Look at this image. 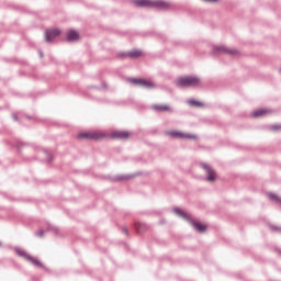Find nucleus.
Instances as JSON below:
<instances>
[{"instance_id": "cd10ccee", "label": "nucleus", "mask_w": 281, "mask_h": 281, "mask_svg": "<svg viewBox=\"0 0 281 281\" xmlns=\"http://www.w3.org/2000/svg\"><path fill=\"white\" fill-rule=\"evenodd\" d=\"M38 56L40 58H43V52H40Z\"/></svg>"}, {"instance_id": "412c9836", "label": "nucleus", "mask_w": 281, "mask_h": 281, "mask_svg": "<svg viewBox=\"0 0 281 281\" xmlns=\"http://www.w3.org/2000/svg\"><path fill=\"white\" fill-rule=\"evenodd\" d=\"M35 235L40 238H43V236L45 235V231H37Z\"/></svg>"}, {"instance_id": "aec40b11", "label": "nucleus", "mask_w": 281, "mask_h": 281, "mask_svg": "<svg viewBox=\"0 0 281 281\" xmlns=\"http://www.w3.org/2000/svg\"><path fill=\"white\" fill-rule=\"evenodd\" d=\"M137 228H138V233H142L144 229H146V224H144V223H138Z\"/></svg>"}, {"instance_id": "7c9ffc66", "label": "nucleus", "mask_w": 281, "mask_h": 281, "mask_svg": "<svg viewBox=\"0 0 281 281\" xmlns=\"http://www.w3.org/2000/svg\"><path fill=\"white\" fill-rule=\"evenodd\" d=\"M279 72L281 74V69L279 70Z\"/></svg>"}, {"instance_id": "4be33fe9", "label": "nucleus", "mask_w": 281, "mask_h": 281, "mask_svg": "<svg viewBox=\"0 0 281 281\" xmlns=\"http://www.w3.org/2000/svg\"><path fill=\"white\" fill-rule=\"evenodd\" d=\"M271 229H272L273 232H278V233H280V234H281V227H278V226H271Z\"/></svg>"}, {"instance_id": "ddd939ff", "label": "nucleus", "mask_w": 281, "mask_h": 281, "mask_svg": "<svg viewBox=\"0 0 281 281\" xmlns=\"http://www.w3.org/2000/svg\"><path fill=\"white\" fill-rule=\"evenodd\" d=\"M266 113H269V110H255V112H251L249 115L251 119H258L266 115Z\"/></svg>"}, {"instance_id": "20e7f679", "label": "nucleus", "mask_w": 281, "mask_h": 281, "mask_svg": "<svg viewBox=\"0 0 281 281\" xmlns=\"http://www.w3.org/2000/svg\"><path fill=\"white\" fill-rule=\"evenodd\" d=\"M13 251H15L19 257L25 259V261L31 262V265L43 269V263H41L37 259L33 258L31 255L25 254V250L21 248H13Z\"/></svg>"}, {"instance_id": "7ed1b4c3", "label": "nucleus", "mask_w": 281, "mask_h": 281, "mask_svg": "<svg viewBox=\"0 0 281 281\" xmlns=\"http://www.w3.org/2000/svg\"><path fill=\"white\" fill-rule=\"evenodd\" d=\"M175 86L177 88L198 87L199 78L196 77L180 78V79H177V81H175Z\"/></svg>"}, {"instance_id": "393cba45", "label": "nucleus", "mask_w": 281, "mask_h": 281, "mask_svg": "<svg viewBox=\"0 0 281 281\" xmlns=\"http://www.w3.org/2000/svg\"><path fill=\"white\" fill-rule=\"evenodd\" d=\"M122 233H124V235L128 236V229L126 227H122Z\"/></svg>"}, {"instance_id": "1a4fd4ad", "label": "nucleus", "mask_w": 281, "mask_h": 281, "mask_svg": "<svg viewBox=\"0 0 281 281\" xmlns=\"http://www.w3.org/2000/svg\"><path fill=\"white\" fill-rule=\"evenodd\" d=\"M201 169L206 171V181L213 182L215 180V173L213 172V169L207 164L201 162L200 164Z\"/></svg>"}, {"instance_id": "b1692460", "label": "nucleus", "mask_w": 281, "mask_h": 281, "mask_svg": "<svg viewBox=\"0 0 281 281\" xmlns=\"http://www.w3.org/2000/svg\"><path fill=\"white\" fill-rule=\"evenodd\" d=\"M45 155L47 156V162L52 161V155L45 150Z\"/></svg>"}, {"instance_id": "f257e3e1", "label": "nucleus", "mask_w": 281, "mask_h": 281, "mask_svg": "<svg viewBox=\"0 0 281 281\" xmlns=\"http://www.w3.org/2000/svg\"><path fill=\"white\" fill-rule=\"evenodd\" d=\"M134 5L138 8H156L161 11L168 10L170 4L164 1H150V0H134Z\"/></svg>"}, {"instance_id": "a211bd4d", "label": "nucleus", "mask_w": 281, "mask_h": 281, "mask_svg": "<svg viewBox=\"0 0 281 281\" xmlns=\"http://www.w3.org/2000/svg\"><path fill=\"white\" fill-rule=\"evenodd\" d=\"M47 232H52L53 234H55V236H57L59 234V228H57L56 226H47Z\"/></svg>"}, {"instance_id": "9d476101", "label": "nucleus", "mask_w": 281, "mask_h": 281, "mask_svg": "<svg viewBox=\"0 0 281 281\" xmlns=\"http://www.w3.org/2000/svg\"><path fill=\"white\" fill-rule=\"evenodd\" d=\"M130 82L134 83V86L136 87H144V88L153 87V83L150 81H146L144 79L132 78L130 79Z\"/></svg>"}, {"instance_id": "423d86ee", "label": "nucleus", "mask_w": 281, "mask_h": 281, "mask_svg": "<svg viewBox=\"0 0 281 281\" xmlns=\"http://www.w3.org/2000/svg\"><path fill=\"white\" fill-rule=\"evenodd\" d=\"M221 54L235 56V55H237V49L226 48L225 46H215V47H213V55H221Z\"/></svg>"}, {"instance_id": "f03ea898", "label": "nucleus", "mask_w": 281, "mask_h": 281, "mask_svg": "<svg viewBox=\"0 0 281 281\" xmlns=\"http://www.w3.org/2000/svg\"><path fill=\"white\" fill-rule=\"evenodd\" d=\"M172 212L175 213V215H177V217H180L187 222H189V224L192 225V227L199 232V233H203V232H206V226L205 225H202L201 223L199 222H194L192 221V218L187 214L184 213L182 210H179V209H172Z\"/></svg>"}, {"instance_id": "9b49d317", "label": "nucleus", "mask_w": 281, "mask_h": 281, "mask_svg": "<svg viewBox=\"0 0 281 281\" xmlns=\"http://www.w3.org/2000/svg\"><path fill=\"white\" fill-rule=\"evenodd\" d=\"M120 57L121 58H132V59L138 58V57H142V50L134 49L132 52L121 53Z\"/></svg>"}, {"instance_id": "6e6552de", "label": "nucleus", "mask_w": 281, "mask_h": 281, "mask_svg": "<svg viewBox=\"0 0 281 281\" xmlns=\"http://www.w3.org/2000/svg\"><path fill=\"white\" fill-rule=\"evenodd\" d=\"M167 135L172 138L196 139V135L184 134L182 132H176V131L168 132Z\"/></svg>"}, {"instance_id": "4468645a", "label": "nucleus", "mask_w": 281, "mask_h": 281, "mask_svg": "<svg viewBox=\"0 0 281 281\" xmlns=\"http://www.w3.org/2000/svg\"><path fill=\"white\" fill-rule=\"evenodd\" d=\"M78 41V33L76 31H69L67 33V42H76Z\"/></svg>"}, {"instance_id": "0eeeda50", "label": "nucleus", "mask_w": 281, "mask_h": 281, "mask_svg": "<svg viewBox=\"0 0 281 281\" xmlns=\"http://www.w3.org/2000/svg\"><path fill=\"white\" fill-rule=\"evenodd\" d=\"M59 34L60 31L57 29L45 30V43H52Z\"/></svg>"}, {"instance_id": "5701e85b", "label": "nucleus", "mask_w": 281, "mask_h": 281, "mask_svg": "<svg viewBox=\"0 0 281 281\" xmlns=\"http://www.w3.org/2000/svg\"><path fill=\"white\" fill-rule=\"evenodd\" d=\"M128 177L127 176H120L117 177V181H124V180H127Z\"/></svg>"}, {"instance_id": "bb28decb", "label": "nucleus", "mask_w": 281, "mask_h": 281, "mask_svg": "<svg viewBox=\"0 0 281 281\" xmlns=\"http://www.w3.org/2000/svg\"><path fill=\"white\" fill-rule=\"evenodd\" d=\"M12 119H13V121H19V116H16V114H13Z\"/></svg>"}, {"instance_id": "dca6fc26", "label": "nucleus", "mask_w": 281, "mask_h": 281, "mask_svg": "<svg viewBox=\"0 0 281 281\" xmlns=\"http://www.w3.org/2000/svg\"><path fill=\"white\" fill-rule=\"evenodd\" d=\"M187 104H189V106H194V108H202L203 103L195 101V100H188Z\"/></svg>"}, {"instance_id": "39448f33", "label": "nucleus", "mask_w": 281, "mask_h": 281, "mask_svg": "<svg viewBox=\"0 0 281 281\" xmlns=\"http://www.w3.org/2000/svg\"><path fill=\"white\" fill-rule=\"evenodd\" d=\"M79 139H90V140H101L103 138H105V134L95 132V133H81L79 135L76 136Z\"/></svg>"}, {"instance_id": "2eb2a0df", "label": "nucleus", "mask_w": 281, "mask_h": 281, "mask_svg": "<svg viewBox=\"0 0 281 281\" xmlns=\"http://www.w3.org/2000/svg\"><path fill=\"white\" fill-rule=\"evenodd\" d=\"M151 109H154V111L158 112V113H161V112H166V111H169L170 110V106L168 105H151Z\"/></svg>"}, {"instance_id": "f3484780", "label": "nucleus", "mask_w": 281, "mask_h": 281, "mask_svg": "<svg viewBox=\"0 0 281 281\" xmlns=\"http://www.w3.org/2000/svg\"><path fill=\"white\" fill-rule=\"evenodd\" d=\"M269 200L271 201H276V203L281 204V198H278V195H276V193H269Z\"/></svg>"}, {"instance_id": "c756f323", "label": "nucleus", "mask_w": 281, "mask_h": 281, "mask_svg": "<svg viewBox=\"0 0 281 281\" xmlns=\"http://www.w3.org/2000/svg\"><path fill=\"white\" fill-rule=\"evenodd\" d=\"M279 254L281 255V250H279Z\"/></svg>"}, {"instance_id": "6ab92c4d", "label": "nucleus", "mask_w": 281, "mask_h": 281, "mask_svg": "<svg viewBox=\"0 0 281 281\" xmlns=\"http://www.w3.org/2000/svg\"><path fill=\"white\" fill-rule=\"evenodd\" d=\"M271 132H278L281 131V125H271L270 126Z\"/></svg>"}, {"instance_id": "c85d7f7f", "label": "nucleus", "mask_w": 281, "mask_h": 281, "mask_svg": "<svg viewBox=\"0 0 281 281\" xmlns=\"http://www.w3.org/2000/svg\"><path fill=\"white\" fill-rule=\"evenodd\" d=\"M25 119L31 120V117H30V116H25Z\"/></svg>"}, {"instance_id": "a878e982", "label": "nucleus", "mask_w": 281, "mask_h": 281, "mask_svg": "<svg viewBox=\"0 0 281 281\" xmlns=\"http://www.w3.org/2000/svg\"><path fill=\"white\" fill-rule=\"evenodd\" d=\"M202 1H204V2H206V3H215V2H217L218 0H202Z\"/></svg>"}, {"instance_id": "f8f14e48", "label": "nucleus", "mask_w": 281, "mask_h": 281, "mask_svg": "<svg viewBox=\"0 0 281 281\" xmlns=\"http://www.w3.org/2000/svg\"><path fill=\"white\" fill-rule=\"evenodd\" d=\"M128 137V133L127 132H122V131H119V132H113L112 133V138L114 139H126Z\"/></svg>"}]
</instances>
